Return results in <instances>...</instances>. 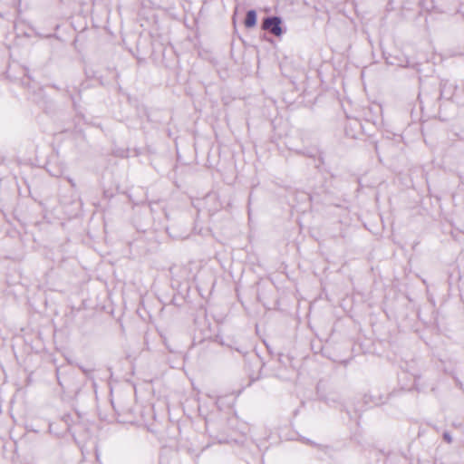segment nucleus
I'll use <instances>...</instances> for the list:
<instances>
[{
    "instance_id": "nucleus-1",
    "label": "nucleus",
    "mask_w": 464,
    "mask_h": 464,
    "mask_svg": "<svg viewBox=\"0 0 464 464\" xmlns=\"http://www.w3.org/2000/svg\"><path fill=\"white\" fill-rule=\"evenodd\" d=\"M239 353L242 354L245 360V365L249 370L254 366H259L258 374L254 377L252 373H249L250 382H256L261 378L262 369L265 366V362H262V359L253 349H245V348H235Z\"/></svg>"
},
{
    "instance_id": "nucleus-2",
    "label": "nucleus",
    "mask_w": 464,
    "mask_h": 464,
    "mask_svg": "<svg viewBox=\"0 0 464 464\" xmlns=\"http://www.w3.org/2000/svg\"><path fill=\"white\" fill-rule=\"evenodd\" d=\"M260 27L263 31L277 37H281L286 32V28L283 25L282 17L278 15H266L263 17Z\"/></svg>"
},
{
    "instance_id": "nucleus-3",
    "label": "nucleus",
    "mask_w": 464,
    "mask_h": 464,
    "mask_svg": "<svg viewBox=\"0 0 464 464\" xmlns=\"http://www.w3.org/2000/svg\"><path fill=\"white\" fill-rule=\"evenodd\" d=\"M77 421L70 428V434L73 437L74 440L79 439L81 441L88 440L91 436L90 429L87 423L81 420V416L76 414Z\"/></svg>"
},
{
    "instance_id": "nucleus-4",
    "label": "nucleus",
    "mask_w": 464,
    "mask_h": 464,
    "mask_svg": "<svg viewBox=\"0 0 464 464\" xmlns=\"http://www.w3.org/2000/svg\"><path fill=\"white\" fill-rule=\"evenodd\" d=\"M393 59L394 61H387V63L391 64H396L400 67L413 68L418 73L422 72V70L420 69L421 63H411L410 59L403 55L401 57L395 56Z\"/></svg>"
},
{
    "instance_id": "nucleus-5",
    "label": "nucleus",
    "mask_w": 464,
    "mask_h": 464,
    "mask_svg": "<svg viewBox=\"0 0 464 464\" xmlns=\"http://www.w3.org/2000/svg\"><path fill=\"white\" fill-rule=\"evenodd\" d=\"M387 397L384 399L382 394H372V392L366 393L363 396V403L365 405L372 406H380L385 403Z\"/></svg>"
},
{
    "instance_id": "nucleus-6",
    "label": "nucleus",
    "mask_w": 464,
    "mask_h": 464,
    "mask_svg": "<svg viewBox=\"0 0 464 464\" xmlns=\"http://www.w3.org/2000/svg\"><path fill=\"white\" fill-rule=\"evenodd\" d=\"M16 200V196L3 195L2 197H0V204L3 208L2 210L12 212L14 209Z\"/></svg>"
},
{
    "instance_id": "nucleus-7",
    "label": "nucleus",
    "mask_w": 464,
    "mask_h": 464,
    "mask_svg": "<svg viewBox=\"0 0 464 464\" xmlns=\"http://www.w3.org/2000/svg\"><path fill=\"white\" fill-rule=\"evenodd\" d=\"M257 23V14L255 9H249L244 18L243 24L246 29L254 28Z\"/></svg>"
},
{
    "instance_id": "nucleus-8",
    "label": "nucleus",
    "mask_w": 464,
    "mask_h": 464,
    "mask_svg": "<svg viewBox=\"0 0 464 464\" xmlns=\"http://www.w3.org/2000/svg\"><path fill=\"white\" fill-rule=\"evenodd\" d=\"M62 421L66 425V430L70 433V428L72 427L73 423L77 421L76 415L72 416V414H64L62 417Z\"/></svg>"
},
{
    "instance_id": "nucleus-9",
    "label": "nucleus",
    "mask_w": 464,
    "mask_h": 464,
    "mask_svg": "<svg viewBox=\"0 0 464 464\" xmlns=\"http://www.w3.org/2000/svg\"><path fill=\"white\" fill-rule=\"evenodd\" d=\"M448 81H441L440 83V98L450 99L451 96L450 92H447Z\"/></svg>"
},
{
    "instance_id": "nucleus-10",
    "label": "nucleus",
    "mask_w": 464,
    "mask_h": 464,
    "mask_svg": "<svg viewBox=\"0 0 464 464\" xmlns=\"http://www.w3.org/2000/svg\"><path fill=\"white\" fill-rule=\"evenodd\" d=\"M118 421L119 422H122V423H131L133 421V417H132V413H131V411L130 410H128V412L127 413H124V414H121V413H118Z\"/></svg>"
},
{
    "instance_id": "nucleus-11",
    "label": "nucleus",
    "mask_w": 464,
    "mask_h": 464,
    "mask_svg": "<svg viewBox=\"0 0 464 464\" xmlns=\"http://www.w3.org/2000/svg\"><path fill=\"white\" fill-rule=\"evenodd\" d=\"M442 439H443V440H444L445 442H447V443H449V444L452 442V436H451V434H450L449 431H447V430H445V431L442 433Z\"/></svg>"
},
{
    "instance_id": "nucleus-12",
    "label": "nucleus",
    "mask_w": 464,
    "mask_h": 464,
    "mask_svg": "<svg viewBox=\"0 0 464 464\" xmlns=\"http://www.w3.org/2000/svg\"><path fill=\"white\" fill-rule=\"evenodd\" d=\"M79 368L87 376L89 375V373H91L92 372V370H88L82 365H79Z\"/></svg>"
},
{
    "instance_id": "nucleus-13",
    "label": "nucleus",
    "mask_w": 464,
    "mask_h": 464,
    "mask_svg": "<svg viewBox=\"0 0 464 464\" xmlns=\"http://www.w3.org/2000/svg\"><path fill=\"white\" fill-rule=\"evenodd\" d=\"M298 154H302L304 156H307L310 158H314L315 155L312 152H305V151H298Z\"/></svg>"
},
{
    "instance_id": "nucleus-14",
    "label": "nucleus",
    "mask_w": 464,
    "mask_h": 464,
    "mask_svg": "<svg viewBox=\"0 0 464 464\" xmlns=\"http://www.w3.org/2000/svg\"><path fill=\"white\" fill-rule=\"evenodd\" d=\"M71 99H72V102L73 109H74L75 111H77V109H78V104H77V102H75V100H74V98H73L72 96H71Z\"/></svg>"
},
{
    "instance_id": "nucleus-15",
    "label": "nucleus",
    "mask_w": 464,
    "mask_h": 464,
    "mask_svg": "<svg viewBox=\"0 0 464 464\" xmlns=\"http://www.w3.org/2000/svg\"><path fill=\"white\" fill-rule=\"evenodd\" d=\"M318 160H319V161H320V163H321V164H324V158H323V156H322V153H320V155H319V159H318Z\"/></svg>"
},
{
    "instance_id": "nucleus-16",
    "label": "nucleus",
    "mask_w": 464,
    "mask_h": 464,
    "mask_svg": "<svg viewBox=\"0 0 464 464\" xmlns=\"http://www.w3.org/2000/svg\"><path fill=\"white\" fill-rule=\"evenodd\" d=\"M306 443H307V444H310V445L317 446L315 443H314V442H313V441H311L310 440H306Z\"/></svg>"
},
{
    "instance_id": "nucleus-17",
    "label": "nucleus",
    "mask_w": 464,
    "mask_h": 464,
    "mask_svg": "<svg viewBox=\"0 0 464 464\" xmlns=\"http://www.w3.org/2000/svg\"><path fill=\"white\" fill-rule=\"evenodd\" d=\"M57 381H58L59 385H60V386H63V383H62V382L60 381V377H59V375H58V374H57Z\"/></svg>"
},
{
    "instance_id": "nucleus-18",
    "label": "nucleus",
    "mask_w": 464,
    "mask_h": 464,
    "mask_svg": "<svg viewBox=\"0 0 464 464\" xmlns=\"http://www.w3.org/2000/svg\"><path fill=\"white\" fill-rule=\"evenodd\" d=\"M104 196L109 197V193L107 191H104Z\"/></svg>"
},
{
    "instance_id": "nucleus-19",
    "label": "nucleus",
    "mask_w": 464,
    "mask_h": 464,
    "mask_svg": "<svg viewBox=\"0 0 464 464\" xmlns=\"http://www.w3.org/2000/svg\"><path fill=\"white\" fill-rule=\"evenodd\" d=\"M282 355H283L282 353L278 354V361H280V358L282 357Z\"/></svg>"
}]
</instances>
